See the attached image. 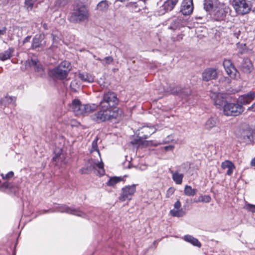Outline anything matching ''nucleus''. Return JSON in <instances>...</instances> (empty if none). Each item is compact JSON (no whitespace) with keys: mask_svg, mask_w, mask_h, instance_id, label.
<instances>
[{"mask_svg":"<svg viewBox=\"0 0 255 255\" xmlns=\"http://www.w3.org/2000/svg\"><path fill=\"white\" fill-rule=\"evenodd\" d=\"M119 103V100L115 92L108 91L105 93L99 104L100 110L91 115V120L100 124L116 119L120 109L118 107Z\"/></svg>","mask_w":255,"mask_h":255,"instance_id":"f257e3e1","label":"nucleus"},{"mask_svg":"<svg viewBox=\"0 0 255 255\" xmlns=\"http://www.w3.org/2000/svg\"><path fill=\"white\" fill-rule=\"evenodd\" d=\"M235 134L240 143L246 144L255 143V129L246 124L239 126L235 131Z\"/></svg>","mask_w":255,"mask_h":255,"instance_id":"f03ea898","label":"nucleus"},{"mask_svg":"<svg viewBox=\"0 0 255 255\" xmlns=\"http://www.w3.org/2000/svg\"><path fill=\"white\" fill-rule=\"evenodd\" d=\"M244 111L243 106L240 105L237 101L236 103L228 101L223 109V114L226 116L236 117L241 115Z\"/></svg>","mask_w":255,"mask_h":255,"instance_id":"7ed1b4c3","label":"nucleus"},{"mask_svg":"<svg viewBox=\"0 0 255 255\" xmlns=\"http://www.w3.org/2000/svg\"><path fill=\"white\" fill-rule=\"evenodd\" d=\"M89 17V12L85 6H81L72 13L69 18L71 22L79 23L87 20Z\"/></svg>","mask_w":255,"mask_h":255,"instance_id":"20e7f679","label":"nucleus"},{"mask_svg":"<svg viewBox=\"0 0 255 255\" xmlns=\"http://www.w3.org/2000/svg\"><path fill=\"white\" fill-rule=\"evenodd\" d=\"M54 210H55V212H60L62 213H67L71 214L78 217H80L84 219H88V216L86 213L79 210V208H75L74 207H70L66 204H57Z\"/></svg>","mask_w":255,"mask_h":255,"instance_id":"39448f33","label":"nucleus"},{"mask_svg":"<svg viewBox=\"0 0 255 255\" xmlns=\"http://www.w3.org/2000/svg\"><path fill=\"white\" fill-rule=\"evenodd\" d=\"M233 3L235 10L239 14H246L252 9L250 1L247 0H234Z\"/></svg>","mask_w":255,"mask_h":255,"instance_id":"423d86ee","label":"nucleus"},{"mask_svg":"<svg viewBox=\"0 0 255 255\" xmlns=\"http://www.w3.org/2000/svg\"><path fill=\"white\" fill-rule=\"evenodd\" d=\"M137 184H133L131 185H126L123 187L121 190V193L119 197V199L121 202H124L128 200H130L132 196L136 192V187Z\"/></svg>","mask_w":255,"mask_h":255,"instance_id":"0eeeda50","label":"nucleus"},{"mask_svg":"<svg viewBox=\"0 0 255 255\" xmlns=\"http://www.w3.org/2000/svg\"><path fill=\"white\" fill-rule=\"evenodd\" d=\"M211 99L213 101L214 105L219 109L224 108V106L228 103V95L226 93L211 92L210 95Z\"/></svg>","mask_w":255,"mask_h":255,"instance_id":"6e6552de","label":"nucleus"},{"mask_svg":"<svg viewBox=\"0 0 255 255\" xmlns=\"http://www.w3.org/2000/svg\"><path fill=\"white\" fill-rule=\"evenodd\" d=\"M70 69H63L58 66L49 69L48 71V76L52 79L63 80L67 78Z\"/></svg>","mask_w":255,"mask_h":255,"instance_id":"1a4fd4ad","label":"nucleus"},{"mask_svg":"<svg viewBox=\"0 0 255 255\" xmlns=\"http://www.w3.org/2000/svg\"><path fill=\"white\" fill-rule=\"evenodd\" d=\"M169 92L171 94L178 96L181 99H185L191 93V90L187 88H182L179 86L169 87Z\"/></svg>","mask_w":255,"mask_h":255,"instance_id":"9d476101","label":"nucleus"},{"mask_svg":"<svg viewBox=\"0 0 255 255\" xmlns=\"http://www.w3.org/2000/svg\"><path fill=\"white\" fill-rule=\"evenodd\" d=\"M229 7L224 4L219 3L214 9V16L217 21H222L226 19Z\"/></svg>","mask_w":255,"mask_h":255,"instance_id":"9b49d317","label":"nucleus"},{"mask_svg":"<svg viewBox=\"0 0 255 255\" xmlns=\"http://www.w3.org/2000/svg\"><path fill=\"white\" fill-rule=\"evenodd\" d=\"M16 101V98L13 96H5L0 99V109H3V112L5 114H8L11 113L9 109L8 105L12 104H14Z\"/></svg>","mask_w":255,"mask_h":255,"instance_id":"f8f14e48","label":"nucleus"},{"mask_svg":"<svg viewBox=\"0 0 255 255\" xmlns=\"http://www.w3.org/2000/svg\"><path fill=\"white\" fill-rule=\"evenodd\" d=\"M238 61L240 62L239 68L245 73L250 74L253 69V65L248 57H239Z\"/></svg>","mask_w":255,"mask_h":255,"instance_id":"ddd939ff","label":"nucleus"},{"mask_svg":"<svg viewBox=\"0 0 255 255\" xmlns=\"http://www.w3.org/2000/svg\"><path fill=\"white\" fill-rule=\"evenodd\" d=\"M202 80L208 82L211 80L216 79L218 77L217 70L214 68L205 69L202 74Z\"/></svg>","mask_w":255,"mask_h":255,"instance_id":"4468645a","label":"nucleus"},{"mask_svg":"<svg viewBox=\"0 0 255 255\" xmlns=\"http://www.w3.org/2000/svg\"><path fill=\"white\" fill-rule=\"evenodd\" d=\"M255 99V92L250 91L247 94L241 95L237 100V102L242 106L250 104Z\"/></svg>","mask_w":255,"mask_h":255,"instance_id":"2eb2a0df","label":"nucleus"},{"mask_svg":"<svg viewBox=\"0 0 255 255\" xmlns=\"http://www.w3.org/2000/svg\"><path fill=\"white\" fill-rule=\"evenodd\" d=\"M193 10L192 0H183L182 2L180 11L184 15H188L192 13Z\"/></svg>","mask_w":255,"mask_h":255,"instance_id":"dca6fc26","label":"nucleus"},{"mask_svg":"<svg viewBox=\"0 0 255 255\" xmlns=\"http://www.w3.org/2000/svg\"><path fill=\"white\" fill-rule=\"evenodd\" d=\"M195 168L192 167L190 162H186L182 163L179 167V171L188 176L193 175L195 172Z\"/></svg>","mask_w":255,"mask_h":255,"instance_id":"f3484780","label":"nucleus"},{"mask_svg":"<svg viewBox=\"0 0 255 255\" xmlns=\"http://www.w3.org/2000/svg\"><path fill=\"white\" fill-rule=\"evenodd\" d=\"M85 166L79 170V172L81 174H90L95 169L94 162L92 159H89Z\"/></svg>","mask_w":255,"mask_h":255,"instance_id":"a211bd4d","label":"nucleus"},{"mask_svg":"<svg viewBox=\"0 0 255 255\" xmlns=\"http://www.w3.org/2000/svg\"><path fill=\"white\" fill-rule=\"evenodd\" d=\"M223 64L228 75L232 76V74L235 75L237 70L230 60H225Z\"/></svg>","mask_w":255,"mask_h":255,"instance_id":"6ab92c4d","label":"nucleus"},{"mask_svg":"<svg viewBox=\"0 0 255 255\" xmlns=\"http://www.w3.org/2000/svg\"><path fill=\"white\" fill-rule=\"evenodd\" d=\"M155 130L153 126H144L141 128L138 133L139 135H142V137L147 138L153 134L155 132Z\"/></svg>","mask_w":255,"mask_h":255,"instance_id":"aec40b11","label":"nucleus"},{"mask_svg":"<svg viewBox=\"0 0 255 255\" xmlns=\"http://www.w3.org/2000/svg\"><path fill=\"white\" fill-rule=\"evenodd\" d=\"M219 121L218 118L216 116H211L206 122L205 128L208 130H211L213 128L216 127L219 124Z\"/></svg>","mask_w":255,"mask_h":255,"instance_id":"412c9836","label":"nucleus"},{"mask_svg":"<svg viewBox=\"0 0 255 255\" xmlns=\"http://www.w3.org/2000/svg\"><path fill=\"white\" fill-rule=\"evenodd\" d=\"M182 24V20L179 17H174L171 20L168 29L172 31H175L180 29Z\"/></svg>","mask_w":255,"mask_h":255,"instance_id":"4be33fe9","label":"nucleus"},{"mask_svg":"<svg viewBox=\"0 0 255 255\" xmlns=\"http://www.w3.org/2000/svg\"><path fill=\"white\" fill-rule=\"evenodd\" d=\"M127 177V175L124 176H112L110 177L108 181L107 182L106 184L108 186L113 187L116 184L124 180V178Z\"/></svg>","mask_w":255,"mask_h":255,"instance_id":"5701e85b","label":"nucleus"},{"mask_svg":"<svg viewBox=\"0 0 255 255\" xmlns=\"http://www.w3.org/2000/svg\"><path fill=\"white\" fill-rule=\"evenodd\" d=\"M183 239L185 241L190 243L195 247H197L198 248H200L201 247V244L199 240L191 235H185L183 237Z\"/></svg>","mask_w":255,"mask_h":255,"instance_id":"b1692460","label":"nucleus"},{"mask_svg":"<svg viewBox=\"0 0 255 255\" xmlns=\"http://www.w3.org/2000/svg\"><path fill=\"white\" fill-rule=\"evenodd\" d=\"M79 78L84 82L92 83L94 82V77L92 75L85 72H79Z\"/></svg>","mask_w":255,"mask_h":255,"instance_id":"393cba45","label":"nucleus"},{"mask_svg":"<svg viewBox=\"0 0 255 255\" xmlns=\"http://www.w3.org/2000/svg\"><path fill=\"white\" fill-rule=\"evenodd\" d=\"M43 37V35L40 34L35 35L33 39L32 48H38L39 47L43 46V43H45V42L42 40Z\"/></svg>","mask_w":255,"mask_h":255,"instance_id":"a878e982","label":"nucleus"},{"mask_svg":"<svg viewBox=\"0 0 255 255\" xmlns=\"http://www.w3.org/2000/svg\"><path fill=\"white\" fill-rule=\"evenodd\" d=\"M178 1V0H167L164 2L163 6L166 11H171L174 7Z\"/></svg>","mask_w":255,"mask_h":255,"instance_id":"bb28decb","label":"nucleus"},{"mask_svg":"<svg viewBox=\"0 0 255 255\" xmlns=\"http://www.w3.org/2000/svg\"><path fill=\"white\" fill-rule=\"evenodd\" d=\"M183 177V173H179L178 171H176L172 173V179L176 184L182 183Z\"/></svg>","mask_w":255,"mask_h":255,"instance_id":"cd10ccee","label":"nucleus"},{"mask_svg":"<svg viewBox=\"0 0 255 255\" xmlns=\"http://www.w3.org/2000/svg\"><path fill=\"white\" fill-rule=\"evenodd\" d=\"M13 49H8V50L5 51L4 52L0 53V60L3 61L9 59L12 55Z\"/></svg>","mask_w":255,"mask_h":255,"instance_id":"c85d7f7f","label":"nucleus"},{"mask_svg":"<svg viewBox=\"0 0 255 255\" xmlns=\"http://www.w3.org/2000/svg\"><path fill=\"white\" fill-rule=\"evenodd\" d=\"M108 7L109 2L106 0H102L97 5V9L101 11H106Z\"/></svg>","mask_w":255,"mask_h":255,"instance_id":"c756f323","label":"nucleus"},{"mask_svg":"<svg viewBox=\"0 0 255 255\" xmlns=\"http://www.w3.org/2000/svg\"><path fill=\"white\" fill-rule=\"evenodd\" d=\"M184 194L188 196H194L197 192V190L195 188H192L191 186L189 185H186L184 188Z\"/></svg>","mask_w":255,"mask_h":255,"instance_id":"7c9ffc66","label":"nucleus"},{"mask_svg":"<svg viewBox=\"0 0 255 255\" xmlns=\"http://www.w3.org/2000/svg\"><path fill=\"white\" fill-rule=\"evenodd\" d=\"M170 213L172 217H176L178 218L182 217L185 215V212L183 210V209L178 210H171Z\"/></svg>","mask_w":255,"mask_h":255,"instance_id":"2f4dec72","label":"nucleus"},{"mask_svg":"<svg viewBox=\"0 0 255 255\" xmlns=\"http://www.w3.org/2000/svg\"><path fill=\"white\" fill-rule=\"evenodd\" d=\"M95 166H96L99 170L98 171V173L100 176H102L105 174V170L104 169V164L101 158V161L98 163H95Z\"/></svg>","mask_w":255,"mask_h":255,"instance_id":"473e14b6","label":"nucleus"},{"mask_svg":"<svg viewBox=\"0 0 255 255\" xmlns=\"http://www.w3.org/2000/svg\"><path fill=\"white\" fill-rule=\"evenodd\" d=\"M211 200V198L210 195H201L198 199H194V202L195 203L197 202H203V203H209Z\"/></svg>","mask_w":255,"mask_h":255,"instance_id":"72a5a7b5","label":"nucleus"},{"mask_svg":"<svg viewBox=\"0 0 255 255\" xmlns=\"http://www.w3.org/2000/svg\"><path fill=\"white\" fill-rule=\"evenodd\" d=\"M146 139V138L142 137V135H139L138 133L136 135V138H135L134 140L131 141V143L132 144H136L138 146H142L143 144L144 139Z\"/></svg>","mask_w":255,"mask_h":255,"instance_id":"f704fd0d","label":"nucleus"},{"mask_svg":"<svg viewBox=\"0 0 255 255\" xmlns=\"http://www.w3.org/2000/svg\"><path fill=\"white\" fill-rule=\"evenodd\" d=\"M12 188V185L11 183L8 181H4L3 183H1L0 180V191L4 192L7 189H11Z\"/></svg>","mask_w":255,"mask_h":255,"instance_id":"c9c22d12","label":"nucleus"},{"mask_svg":"<svg viewBox=\"0 0 255 255\" xmlns=\"http://www.w3.org/2000/svg\"><path fill=\"white\" fill-rule=\"evenodd\" d=\"M204 8L207 11H209L214 8V1L213 0H205Z\"/></svg>","mask_w":255,"mask_h":255,"instance_id":"e433bc0d","label":"nucleus"},{"mask_svg":"<svg viewBox=\"0 0 255 255\" xmlns=\"http://www.w3.org/2000/svg\"><path fill=\"white\" fill-rule=\"evenodd\" d=\"M82 106L84 108V114L85 113L92 112L96 108V105L95 104H84Z\"/></svg>","mask_w":255,"mask_h":255,"instance_id":"4c0bfd02","label":"nucleus"},{"mask_svg":"<svg viewBox=\"0 0 255 255\" xmlns=\"http://www.w3.org/2000/svg\"><path fill=\"white\" fill-rule=\"evenodd\" d=\"M37 0H25V7L28 11L31 10L33 6L34 2Z\"/></svg>","mask_w":255,"mask_h":255,"instance_id":"58836bf2","label":"nucleus"},{"mask_svg":"<svg viewBox=\"0 0 255 255\" xmlns=\"http://www.w3.org/2000/svg\"><path fill=\"white\" fill-rule=\"evenodd\" d=\"M98 137H97L93 141H92V149L91 150V152H93V151H96L98 152L99 156H100V151L98 149V143H97V141H98Z\"/></svg>","mask_w":255,"mask_h":255,"instance_id":"ea45409f","label":"nucleus"},{"mask_svg":"<svg viewBox=\"0 0 255 255\" xmlns=\"http://www.w3.org/2000/svg\"><path fill=\"white\" fill-rule=\"evenodd\" d=\"M114 60L113 57L112 56H107L103 58V59H101V62L104 65H109L111 64Z\"/></svg>","mask_w":255,"mask_h":255,"instance_id":"a19ab883","label":"nucleus"},{"mask_svg":"<svg viewBox=\"0 0 255 255\" xmlns=\"http://www.w3.org/2000/svg\"><path fill=\"white\" fill-rule=\"evenodd\" d=\"M37 61L33 59L27 60L25 62V67L36 66Z\"/></svg>","mask_w":255,"mask_h":255,"instance_id":"79ce46f5","label":"nucleus"},{"mask_svg":"<svg viewBox=\"0 0 255 255\" xmlns=\"http://www.w3.org/2000/svg\"><path fill=\"white\" fill-rule=\"evenodd\" d=\"M245 208L250 212L253 213H255V205L251 204V203H247L245 205Z\"/></svg>","mask_w":255,"mask_h":255,"instance_id":"37998d69","label":"nucleus"},{"mask_svg":"<svg viewBox=\"0 0 255 255\" xmlns=\"http://www.w3.org/2000/svg\"><path fill=\"white\" fill-rule=\"evenodd\" d=\"M222 165L223 168L227 167L228 169L230 168H235V166L233 163L229 160H226V161L223 162Z\"/></svg>","mask_w":255,"mask_h":255,"instance_id":"c03bdc74","label":"nucleus"},{"mask_svg":"<svg viewBox=\"0 0 255 255\" xmlns=\"http://www.w3.org/2000/svg\"><path fill=\"white\" fill-rule=\"evenodd\" d=\"M69 66H70V63H69V62L66 61L61 62L58 65V66L60 68H62V69L64 68V69H70V68H69Z\"/></svg>","mask_w":255,"mask_h":255,"instance_id":"a18cd8bd","label":"nucleus"},{"mask_svg":"<svg viewBox=\"0 0 255 255\" xmlns=\"http://www.w3.org/2000/svg\"><path fill=\"white\" fill-rule=\"evenodd\" d=\"M84 104H82L81 101L78 99H75L72 101V109H74V108L78 107V106H81V107H83Z\"/></svg>","mask_w":255,"mask_h":255,"instance_id":"49530a36","label":"nucleus"},{"mask_svg":"<svg viewBox=\"0 0 255 255\" xmlns=\"http://www.w3.org/2000/svg\"><path fill=\"white\" fill-rule=\"evenodd\" d=\"M173 140V136L169 135L163 140L162 143L163 144H168L172 142Z\"/></svg>","mask_w":255,"mask_h":255,"instance_id":"de8ad7c7","label":"nucleus"},{"mask_svg":"<svg viewBox=\"0 0 255 255\" xmlns=\"http://www.w3.org/2000/svg\"><path fill=\"white\" fill-rule=\"evenodd\" d=\"M84 108L83 107H81V106H78V107L74 108L73 110L74 112L76 113L77 114L79 115H83L84 114Z\"/></svg>","mask_w":255,"mask_h":255,"instance_id":"09e8293b","label":"nucleus"},{"mask_svg":"<svg viewBox=\"0 0 255 255\" xmlns=\"http://www.w3.org/2000/svg\"><path fill=\"white\" fill-rule=\"evenodd\" d=\"M67 2V0H57L56 5L59 7L64 6Z\"/></svg>","mask_w":255,"mask_h":255,"instance_id":"8fccbe9b","label":"nucleus"},{"mask_svg":"<svg viewBox=\"0 0 255 255\" xmlns=\"http://www.w3.org/2000/svg\"><path fill=\"white\" fill-rule=\"evenodd\" d=\"M163 148L166 151H172L174 150L175 146L173 144H170L168 145L165 146Z\"/></svg>","mask_w":255,"mask_h":255,"instance_id":"3c124183","label":"nucleus"},{"mask_svg":"<svg viewBox=\"0 0 255 255\" xmlns=\"http://www.w3.org/2000/svg\"><path fill=\"white\" fill-rule=\"evenodd\" d=\"M53 212H55V210L51 209H47V210L44 209V210H42L40 211L39 214H46L47 213H53Z\"/></svg>","mask_w":255,"mask_h":255,"instance_id":"603ef678","label":"nucleus"},{"mask_svg":"<svg viewBox=\"0 0 255 255\" xmlns=\"http://www.w3.org/2000/svg\"><path fill=\"white\" fill-rule=\"evenodd\" d=\"M181 206V203L179 200H177L176 202L174 203V208L176 209V210L180 209Z\"/></svg>","mask_w":255,"mask_h":255,"instance_id":"864d4df0","label":"nucleus"},{"mask_svg":"<svg viewBox=\"0 0 255 255\" xmlns=\"http://www.w3.org/2000/svg\"><path fill=\"white\" fill-rule=\"evenodd\" d=\"M13 176H14V172L12 171H10L5 175V178H6V179H7L12 178Z\"/></svg>","mask_w":255,"mask_h":255,"instance_id":"5fc2aeb1","label":"nucleus"},{"mask_svg":"<svg viewBox=\"0 0 255 255\" xmlns=\"http://www.w3.org/2000/svg\"><path fill=\"white\" fill-rule=\"evenodd\" d=\"M152 142V140H144L143 141V144L142 146L144 147H147V146H149L150 144H151Z\"/></svg>","mask_w":255,"mask_h":255,"instance_id":"6e6d98bb","label":"nucleus"},{"mask_svg":"<svg viewBox=\"0 0 255 255\" xmlns=\"http://www.w3.org/2000/svg\"><path fill=\"white\" fill-rule=\"evenodd\" d=\"M234 34L235 35V36L237 38H238V36L240 34V29L238 28H235L234 30Z\"/></svg>","mask_w":255,"mask_h":255,"instance_id":"4d7b16f0","label":"nucleus"},{"mask_svg":"<svg viewBox=\"0 0 255 255\" xmlns=\"http://www.w3.org/2000/svg\"><path fill=\"white\" fill-rule=\"evenodd\" d=\"M35 70L37 72H40L41 70H43L42 66L40 64H37L36 66H34Z\"/></svg>","mask_w":255,"mask_h":255,"instance_id":"13d9d810","label":"nucleus"},{"mask_svg":"<svg viewBox=\"0 0 255 255\" xmlns=\"http://www.w3.org/2000/svg\"><path fill=\"white\" fill-rule=\"evenodd\" d=\"M248 111L255 112V102L248 109Z\"/></svg>","mask_w":255,"mask_h":255,"instance_id":"bf43d9fd","label":"nucleus"},{"mask_svg":"<svg viewBox=\"0 0 255 255\" xmlns=\"http://www.w3.org/2000/svg\"><path fill=\"white\" fill-rule=\"evenodd\" d=\"M234 168H229L227 171V174L229 175H230L232 174L233 173V169H234Z\"/></svg>","mask_w":255,"mask_h":255,"instance_id":"052dcab7","label":"nucleus"},{"mask_svg":"<svg viewBox=\"0 0 255 255\" xmlns=\"http://www.w3.org/2000/svg\"><path fill=\"white\" fill-rule=\"evenodd\" d=\"M249 49H242V50L238 53V55L239 56L240 55L243 54L246 51H247Z\"/></svg>","mask_w":255,"mask_h":255,"instance_id":"680f3d73","label":"nucleus"},{"mask_svg":"<svg viewBox=\"0 0 255 255\" xmlns=\"http://www.w3.org/2000/svg\"><path fill=\"white\" fill-rule=\"evenodd\" d=\"M6 28L3 27L2 29H0V35H3L5 33Z\"/></svg>","mask_w":255,"mask_h":255,"instance_id":"e2e57ef3","label":"nucleus"},{"mask_svg":"<svg viewBox=\"0 0 255 255\" xmlns=\"http://www.w3.org/2000/svg\"><path fill=\"white\" fill-rule=\"evenodd\" d=\"M31 38V36H28L27 37H26L23 40V43H25L27 42H29L30 39Z\"/></svg>","mask_w":255,"mask_h":255,"instance_id":"0e129e2a","label":"nucleus"},{"mask_svg":"<svg viewBox=\"0 0 255 255\" xmlns=\"http://www.w3.org/2000/svg\"><path fill=\"white\" fill-rule=\"evenodd\" d=\"M251 164L253 166H255V157L252 160Z\"/></svg>","mask_w":255,"mask_h":255,"instance_id":"69168bd1","label":"nucleus"},{"mask_svg":"<svg viewBox=\"0 0 255 255\" xmlns=\"http://www.w3.org/2000/svg\"><path fill=\"white\" fill-rule=\"evenodd\" d=\"M42 26L44 28V29L47 30L48 29V26H47V24L45 23H43L42 24Z\"/></svg>","mask_w":255,"mask_h":255,"instance_id":"338daca9","label":"nucleus"},{"mask_svg":"<svg viewBox=\"0 0 255 255\" xmlns=\"http://www.w3.org/2000/svg\"><path fill=\"white\" fill-rule=\"evenodd\" d=\"M54 153H55V151H54ZM58 157V155H54V156L52 157V160L53 161H55L56 159Z\"/></svg>","mask_w":255,"mask_h":255,"instance_id":"774afa93","label":"nucleus"}]
</instances>
